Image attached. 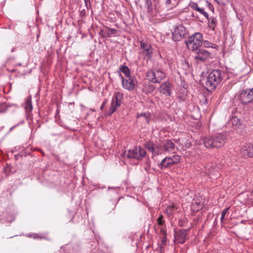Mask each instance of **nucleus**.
<instances>
[{
    "label": "nucleus",
    "instance_id": "1",
    "mask_svg": "<svg viewBox=\"0 0 253 253\" xmlns=\"http://www.w3.org/2000/svg\"><path fill=\"white\" fill-rule=\"evenodd\" d=\"M226 139V135L225 133H218L203 138L201 140L200 143L204 144L207 148H219L223 145Z\"/></svg>",
    "mask_w": 253,
    "mask_h": 253
},
{
    "label": "nucleus",
    "instance_id": "2",
    "mask_svg": "<svg viewBox=\"0 0 253 253\" xmlns=\"http://www.w3.org/2000/svg\"><path fill=\"white\" fill-rule=\"evenodd\" d=\"M224 75V72L218 69L211 72L208 75L205 83L207 90L209 91L213 90L222 80Z\"/></svg>",
    "mask_w": 253,
    "mask_h": 253
},
{
    "label": "nucleus",
    "instance_id": "3",
    "mask_svg": "<svg viewBox=\"0 0 253 253\" xmlns=\"http://www.w3.org/2000/svg\"><path fill=\"white\" fill-rule=\"evenodd\" d=\"M187 48L194 51L203 45V35L200 33H196L190 36L185 42Z\"/></svg>",
    "mask_w": 253,
    "mask_h": 253
},
{
    "label": "nucleus",
    "instance_id": "4",
    "mask_svg": "<svg viewBox=\"0 0 253 253\" xmlns=\"http://www.w3.org/2000/svg\"><path fill=\"white\" fill-rule=\"evenodd\" d=\"M238 99L243 105H247L253 101V88L241 90L237 95Z\"/></svg>",
    "mask_w": 253,
    "mask_h": 253
},
{
    "label": "nucleus",
    "instance_id": "5",
    "mask_svg": "<svg viewBox=\"0 0 253 253\" xmlns=\"http://www.w3.org/2000/svg\"><path fill=\"white\" fill-rule=\"evenodd\" d=\"M123 99V95L122 93L118 92L115 94L112 100L111 106L108 113V116H111L112 114L120 107L122 103Z\"/></svg>",
    "mask_w": 253,
    "mask_h": 253
},
{
    "label": "nucleus",
    "instance_id": "6",
    "mask_svg": "<svg viewBox=\"0 0 253 253\" xmlns=\"http://www.w3.org/2000/svg\"><path fill=\"white\" fill-rule=\"evenodd\" d=\"M146 76L148 78L149 80L154 83H159L165 77V74L160 71L156 70H148Z\"/></svg>",
    "mask_w": 253,
    "mask_h": 253
},
{
    "label": "nucleus",
    "instance_id": "7",
    "mask_svg": "<svg viewBox=\"0 0 253 253\" xmlns=\"http://www.w3.org/2000/svg\"><path fill=\"white\" fill-rule=\"evenodd\" d=\"M186 33V30L183 26H176L172 33V39L175 41H180L184 38Z\"/></svg>",
    "mask_w": 253,
    "mask_h": 253
},
{
    "label": "nucleus",
    "instance_id": "8",
    "mask_svg": "<svg viewBox=\"0 0 253 253\" xmlns=\"http://www.w3.org/2000/svg\"><path fill=\"white\" fill-rule=\"evenodd\" d=\"M193 51L195 52V55L194 58L197 61H200L201 62H204L206 60L210 57V53L201 47Z\"/></svg>",
    "mask_w": 253,
    "mask_h": 253
},
{
    "label": "nucleus",
    "instance_id": "9",
    "mask_svg": "<svg viewBox=\"0 0 253 253\" xmlns=\"http://www.w3.org/2000/svg\"><path fill=\"white\" fill-rule=\"evenodd\" d=\"M122 80V85L123 87L127 90H132L134 88L135 80L133 77H129L128 79L125 80L124 78L120 74Z\"/></svg>",
    "mask_w": 253,
    "mask_h": 253
},
{
    "label": "nucleus",
    "instance_id": "10",
    "mask_svg": "<svg viewBox=\"0 0 253 253\" xmlns=\"http://www.w3.org/2000/svg\"><path fill=\"white\" fill-rule=\"evenodd\" d=\"M190 229H180L178 232L174 234L175 238V241H177V243L183 244L186 240V236L188 231Z\"/></svg>",
    "mask_w": 253,
    "mask_h": 253
},
{
    "label": "nucleus",
    "instance_id": "11",
    "mask_svg": "<svg viewBox=\"0 0 253 253\" xmlns=\"http://www.w3.org/2000/svg\"><path fill=\"white\" fill-rule=\"evenodd\" d=\"M240 152L245 158L253 157V145L251 143L242 146Z\"/></svg>",
    "mask_w": 253,
    "mask_h": 253
},
{
    "label": "nucleus",
    "instance_id": "12",
    "mask_svg": "<svg viewBox=\"0 0 253 253\" xmlns=\"http://www.w3.org/2000/svg\"><path fill=\"white\" fill-rule=\"evenodd\" d=\"M140 48L143 50V53L150 59L152 57L153 53V50L151 45L148 42H144L143 41L140 42Z\"/></svg>",
    "mask_w": 253,
    "mask_h": 253
},
{
    "label": "nucleus",
    "instance_id": "13",
    "mask_svg": "<svg viewBox=\"0 0 253 253\" xmlns=\"http://www.w3.org/2000/svg\"><path fill=\"white\" fill-rule=\"evenodd\" d=\"M173 165H174V162L172 161V158L167 157L162 161L161 163L159 165V167L161 169H164L169 167Z\"/></svg>",
    "mask_w": 253,
    "mask_h": 253
},
{
    "label": "nucleus",
    "instance_id": "14",
    "mask_svg": "<svg viewBox=\"0 0 253 253\" xmlns=\"http://www.w3.org/2000/svg\"><path fill=\"white\" fill-rule=\"evenodd\" d=\"M170 84L168 82H166L160 86V91L163 94H166L168 96H170Z\"/></svg>",
    "mask_w": 253,
    "mask_h": 253
},
{
    "label": "nucleus",
    "instance_id": "15",
    "mask_svg": "<svg viewBox=\"0 0 253 253\" xmlns=\"http://www.w3.org/2000/svg\"><path fill=\"white\" fill-rule=\"evenodd\" d=\"M188 5L193 9H194L202 14L207 19H209V14H208V13L204 11L203 8L199 7L197 3L193 1H191L189 3Z\"/></svg>",
    "mask_w": 253,
    "mask_h": 253
},
{
    "label": "nucleus",
    "instance_id": "16",
    "mask_svg": "<svg viewBox=\"0 0 253 253\" xmlns=\"http://www.w3.org/2000/svg\"><path fill=\"white\" fill-rule=\"evenodd\" d=\"M125 156L129 159H135L138 160V150L136 147L132 150H129L125 152Z\"/></svg>",
    "mask_w": 253,
    "mask_h": 253
},
{
    "label": "nucleus",
    "instance_id": "17",
    "mask_svg": "<svg viewBox=\"0 0 253 253\" xmlns=\"http://www.w3.org/2000/svg\"><path fill=\"white\" fill-rule=\"evenodd\" d=\"M163 144L165 151L170 152L175 148V144L170 140H167Z\"/></svg>",
    "mask_w": 253,
    "mask_h": 253
},
{
    "label": "nucleus",
    "instance_id": "18",
    "mask_svg": "<svg viewBox=\"0 0 253 253\" xmlns=\"http://www.w3.org/2000/svg\"><path fill=\"white\" fill-rule=\"evenodd\" d=\"M145 148L154 154H158V151L156 150L155 144L152 141H148L145 144Z\"/></svg>",
    "mask_w": 253,
    "mask_h": 253
},
{
    "label": "nucleus",
    "instance_id": "19",
    "mask_svg": "<svg viewBox=\"0 0 253 253\" xmlns=\"http://www.w3.org/2000/svg\"><path fill=\"white\" fill-rule=\"evenodd\" d=\"M25 108L27 112H31L33 109V106L32 104L31 97H28L25 102Z\"/></svg>",
    "mask_w": 253,
    "mask_h": 253
},
{
    "label": "nucleus",
    "instance_id": "20",
    "mask_svg": "<svg viewBox=\"0 0 253 253\" xmlns=\"http://www.w3.org/2000/svg\"><path fill=\"white\" fill-rule=\"evenodd\" d=\"M120 71L121 72H123L126 77H130L129 76L130 71H129V68L127 66H124V65H122L120 67Z\"/></svg>",
    "mask_w": 253,
    "mask_h": 253
},
{
    "label": "nucleus",
    "instance_id": "21",
    "mask_svg": "<svg viewBox=\"0 0 253 253\" xmlns=\"http://www.w3.org/2000/svg\"><path fill=\"white\" fill-rule=\"evenodd\" d=\"M146 155V151L141 147H139L138 150V160H141Z\"/></svg>",
    "mask_w": 253,
    "mask_h": 253
},
{
    "label": "nucleus",
    "instance_id": "22",
    "mask_svg": "<svg viewBox=\"0 0 253 253\" xmlns=\"http://www.w3.org/2000/svg\"><path fill=\"white\" fill-rule=\"evenodd\" d=\"M210 22V27L212 28L213 30H214V27L216 26V19L215 18L212 17L208 19Z\"/></svg>",
    "mask_w": 253,
    "mask_h": 253
},
{
    "label": "nucleus",
    "instance_id": "23",
    "mask_svg": "<svg viewBox=\"0 0 253 253\" xmlns=\"http://www.w3.org/2000/svg\"><path fill=\"white\" fill-rule=\"evenodd\" d=\"M145 4L147 6V11L149 13H151L153 12V4L151 0H147V1H145Z\"/></svg>",
    "mask_w": 253,
    "mask_h": 253
},
{
    "label": "nucleus",
    "instance_id": "24",
    "mask_svg": "<svg viewBox=\"0 0 253 253\" xmlns=\"http://www.w3.org/2000/svg\"><path fill=\"white\" fill-rule=\"evenodd\" d=\"M99 35L103 38L109 37V33L108 30H101L99 32Z\"/></svg>",
    "mask_w": 253,
    "mask_h": 253
},
{
    "label": "nucleus",
    "instance_id": "25",
    "mask_svg": "<svg viewBox=\"0 0 253 253\" xmlns=\"http://www.w3.org/2000/svg\"><path fill=\"white\" fill-rule=\"evenodd\" d=\"M156 150L158 151V154H159L160 151H164V144L161 145V144H155Z\"/></svg>",
    "mask_w": 253,
    "mask_h": 253
},
{
    "label": "nucleus",
    "instance_id": "26",
    "mask_svg": "<svg viewBox=\"0 0 253 253\" xmlns=\"http://www.w3.org/2000/svg\"><path fill=\"white\" fill-rule=\"evenodd\" d=\"M231 123L234 126H237L240 124L239 120L236 117H233L230 120Z\"/></svg>",
    "mask_w": 253,
    "mask_h": 253
},
{
    "label": "nucleus",
    "instance_id": "27",
    "mask_svg": "<svg viewBox=\"0 0 253 253\" xmlns=\"http://www.w3.org/2000/svg\"><path fill=\"white\" fill-rule=\"evenodd\" d=\"M163 216L162 215H160V216L157 219V222L159 225H162L165 222V221L163 220Z\"/></svg>",
    "mask_w": 253,
    "mask_h": 253
},
{
    "label": "nucleus",
    "instance_id": "28",
    "mask_svg": "<svg viewBox=\"0 0 253 253\" xmlns=\"http://www.w3.org/2000/svg\"><path fill=\"white\" fill-rule=\"evenodd\" d=\"M139 116L145 117V119H146L147 122V123L149 122V119L150 118V116L149 114L144 113H141Z\"/></svg>",
    "mask_w": 253,
    "mask_h": 253
},
{
    "label": "nucleus",
    "instance_id": "29",
    "mask_svg": "<svg viewBox=\"0 0 253 253\" xmlns=\"http://www.w3.org/2000/svg\"><path fill=\"white\" fill-rule=\"evenodd\" d=\"M107 30L109 33V37H110L111 35L115 34H116V33L117 32V30L115 29H111V28H108Z\"/></svg>",
    "mask_w": 253,
    "mask_h": 253
},
{
    "label": "nucleus",
    "instance_id": "30",
    "mask_svg": "<svg viewBox=\"0 0 253 253\" xmlns=\"http://www.w3.org/2000/svg\"><path fill=\"white\" fill-rule=\"evenodd\" d=\"M203 46L206 47H211L212 43L207 41H203Z\"/></svg>",
    "mask_w": 253,
    "mask_h": 253
},
{
    "label": "nucleus",
    "instance_id": "31",
    "mask_svg": "<svg viewBox=\"0 0 253 253\" xmlns=\"http://www.w3.org/2000/svg\"><path fill=\"white\" fill-rule=\"evenodd\" d=\"M167 243V232H164V236L162 238V243L163 245H165Z\"/></svg>",
    "mask_w": 253,
    "mask_h": 253
},
{
    "label": "nucleus",
    "instance_id": "32",
    "mask_svg": "<svg viewBox=\"0 0 253 253\" xmlns=\"http://www.w3.org/2000/svg\"><path fill=\"white\" fill-rule=\"evenodd\" d=\"M205 2H206V5L209 7V8L210 9H211V10H214L213 7L211 3H210V2H209L208 1H207V0H206V1H205Z\"/></svg>",
    "mask_w": 253,
    "mask_h": 253
},
{
    "label": "nucleus",
    "instance_id": "33",
    "mask_svg": "<svg viewBox=\"0 0 253 253\" xmlns=\"http://www.w3.org/2000/svg\"><path fill=\"white\" fill-rule=\"evenodd\" d=\"M179 157L178 156H173V158H172V161L174 162V164L177 163L179 161Z\"/></svg>",
    "mask_w": 253,
    "mask_h": 253
},
{
    "label": "nucleus",
    "instance_id": "34",
    "mask_svg": "<svg viewBox=\"0 0 253 253\" xmlns=\"http://www.w3.org/2000/svg\"><path fill=\"white\" fill-rule=\"evenodd\" d=\"M229 208H230V207H228V208H227L223 210V211L222 212L221 215H223V216H225L226 215V213L227 212V211H228Z\"/></svg>",
    "mask_w": 253,
    "mask_h": 253
},
{
    "label": "nucleus",
    "instance_id": "35",
    "mask_svg": "<svg viewBox=\"0 0 253 253\" xmlns=\"http://www.w3.org/2000/svg\"><path fill=\"white\" fill-rule=\"evenodd\" d=\"M107 99H105V100L104 101L103 103H102V104L101 105V107H100V109L101 110H102L104 108V107H105L106 103H107Z\"/></svg>",
    "mask_w": 253,
    "mask_h": 253
},
{
    "label": "nucleus",
    "instance_id": "36",
    "mask_svg": "<svg viewBox=\"0 0 253 253\" xmlns=\"http://www.w3.org/2000/svg\"><path fill=\"white\" fill-rule=\"evenodd\" d=\"M34 239H47V238H45L43 236H39L38 235H35L34 237Z\"/></svg>",
    "mask_w": 253,
    "mask_h": 253
},
{
    "label": "nucleus",
    "instance_id": "37",
    "mask_svg": "<svg viewBox=\"0 0 253 253\" xmlns=\"http://www.w3.org/2000/svg\"><path fill=\"white\" fill-rule=\"evenodd\" d=\"M85 4L87 7L88 4H90V0H84Z\"/></svg>",
    "mask_w": 253,
    "mask_h": 253
},
{
    "label": "nucleus",
    "instance_id": "38",
    "mask_svg": "<svg viewBox=\"0 0 253 253\" xmlns=\"http://www.w3.org/2000/svg\"><path fill=\"white\" fill-rule=\"evenodd\" d=\"M179 98H181V99H182V100H185V97H184V96H179Z\"/></svg>",
    "mask_w": 253,
    "mask_h": 253
},
{
    "label": "nucleus",
    "instance_id": "39",
    "mask_svg": "<svg viewBox=\"0 0 253 253\" xmlns=\"http://www.w3.org/2000/svg\"><path fill=\"white\" fill-rule=\"evenodd\" d=\"M16 126H17V125L14 126H12V127H11L10 128V130H10V131H11V130H12L14 127H15Z\"/></svg>",
    "mask_w": 253,
    "mask_h": 253
},
{
    "label": "nucleus",
    "instance_id": "40",
    "mask_svg": "<svg viewBox=\"0 0 253 253\" xmlns=\"http://www.w3.org/2000/svg\"><path fill=\"white\" fill-rule=\"evenodd\" d=\"M166 3L168 4L170 3H171L170 0H167Z\"/></svg>",
    "mask_w": 253,
    "mask_h": 253
},
{
    "label": "nucleus",
    "instance_id": "41",
    "mask_svg": "<svg viewBox=\"0 0 253 253\" xmlns=\"http://www.w3.org/2000/svg\"><path fill=\"white\" fill-rule=\"evenodd\" d=\"M224 217H225V216H223V215H221V221H222L224 219Z\"/></svg>",
    "mask_w": 253,
    "mask_h": 253
},
{
    "label": "nucleus",
    "instance_id": "42",
    "mask_svg": "<svg viewBox=\"0 0 253 253\" xmlns=\"http://www.w3.org/2000/svg\"><path fill=\"white\" fill-rule=\"evenodd\" d=\"M164 232H166V230H164V229H161V232L162 233V234H163V235H164Z\"/></svg>",
    "mask_w": 253,
    "mask_h": 253
},
{
    "label": "nucleus",
    "instance_id": "43",
    "mask_svg": "<svg viewBox=\"0 0 253 253\" xmlns=\"http://www.w3.org/2000/svg\"><path fill=\"white\" fill-rule=\"evenodd\" d=\"M15 69H13V70H12L11 71V72H15Z\"/></svg>",
    "mask_w": 253,
    "mask_h": 253
},
{
    "label": "nucleus",
    "instance_id": "44",
    "mask_svg": "<svg viewBox=\"0 0 253 253\" xmlns=\"http://www.w3.org/2000/svg\"><path fill=\"white\" fill-rule=\"evenodd\" d=\"M7 168H5V169H4V171H5V172H6V171H7Z\"/></svg>",
    "mask_w": 253,
    "mask_h": 253
},
{
    "label": "nucleus",
    "instance_id": "45",
    "mask_svg": "<svg viewBox=\"0 0 253 253\" xmlns=\"http://www.w3.org/2000/svg\"><path fill=\"white\" fill-rule=\"evenodd\" d=\"M212 169L211 170L209 169V173H210L211 172Z\"/></svg>",
    "mask_w": 253,
    "mask_h": 253
},
{
    "label": "nucleus",
    "instance_id": "46",
    "mask_svg": "<svg viewBox=\"0 0 253 253\" xmlns=\"http://www.w3.org/2000/svg\"><path fill=\"white\" fill-rule=\"evenodd\" d=\"M251 194H252V195H253V190H252V191H251Z\"/></svg>",
    "mask_w": 253,
    "mask_h": 253
},
{
    "label": "nucleus",
    "instance_id": "47",
    "mask_svg": "<svg viewBox=\"0 0 253 253\" xmlns=\"http://www.w3.org/2000/svg\"><path fill=\"white\" fill-rule=\"evenodd\" d=\"M154 7H155V8L156 9V4H154Z\"/></svg>",
    "mask_w": 253,
    "mask_h": 253
},
{
    "label": "nucleus",
    "instance_id": "48",
    "mask_svg": "<svg viewBox=\"0 0 253 253\" xmlns=\"http://www.w3.org/2000/svg\"><path fill=\"white\" fill-rule=\"evenodd\" d=\"M152 89H154V87H153V85L152 86Z\"/></svg>",
    "mask_w": 253,
    "mask_h": 253
}]
</instances>
